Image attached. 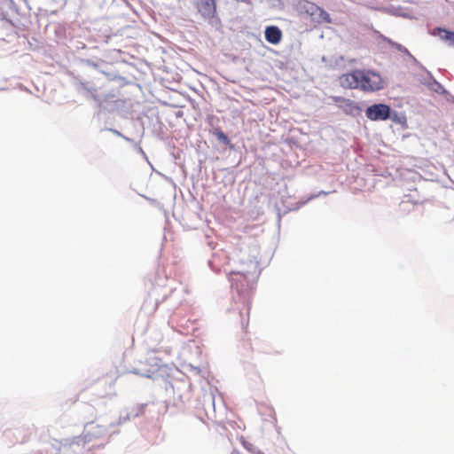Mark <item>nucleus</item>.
<instances>
[{
    "instance_id": "9b49d317",
    "label": "nucleus",
    "mask_w": 454,
    "mask_h": 454,
    "mask_svg": "<svg viewBox=\"0 0 454 454\" xmlns=\"http://www.w3.org/2000/svg\"><path fill=\"white\" fill-rule=\"evenodd\" d=\"M320 17L326 22L330 23V15L324 10L320 9Z\"/></svg>"
},
{
    "instance_id": "f8f14e48",
    "label": "nucleus",
    "mask_w": 454,
    "mask_h": 454,
    "mask_svg": "<svg viewBox=\"0 0 454 454\" xmlns=\"http://www.w3.org/2000/svg\"><path fill=\"white\" fill-rule=\"evenodd\" d=\"M247 325H248V319L247 320L246 324H243L244 330H247Z\"/></svg>"
},
{
    "instance_id": "6e6552de",
    "label": "nucleus",
    "mask_w": 454,
    "mask_h": 454,
    "mask_svg": "<svg viewBox=\"0 0 454 454\" xmlns=\"http://www.w3.org/2000/svg\"><path fill=\"white\" fill-rule=\"evenodd\" d=\"M334 102L338 105L339 107L344 109L346 112H352L353 110H357L356 103L348 98H345L342 97H335L333 98Z\"/></svg>"
},
{
    "instance_id": "0eeeda50",
    "label": "nucleus",
    "mask_w": 454,
    "mask_h": 454,
    "mask_svg": "<svg viewBox=\"0 0 454 454\" xmlns=\"http://www.w3.org/2000/svg\"><path fill=\"white\" fill-rule=\"evenodd\" d=\"M434 35L438 36L442 41L446 43L449 46L454 47V32L449 31L444 28L436 27L432 33Z\"/></svg>"
},
{
    "instance_id": "ddd939ff",
    "label": "nucleus",
    "mask_w": 454,
    "mask_h": 454,
    "mask_svg": "<svg viewBox=\"0 0 454 454\" xmlns=\"http://www.w3.org/2000/svg\"><path fill=\"white\" fill-rule=\"evenodd\" d=\"M242 2H245V3H249V0H241Z\"/></svg>"
},
{
    "instance_id": "9d476101",
    "label": "nucleus",
    "mask_w": 454,
    "mask_h": 454,
    "mask_svg": "<svg viewBox=\"0 0 454 454\" xmlns=\"http://www.w3.org/2000/svg\"><path fill=\"white\" fill-rule=\"evenodd\" d=\"M240 442L245 447L246 450L248 452H254L255 447L253 443L247 441L244 437L240 438Z\"/></svg>"
},
{
    "instance_id": "1a4fd4ad",
    "label": "nucleus",
    "mask_w": 454,
    "mask_h": 454,
    "mask_svg": "<svg viewBox=\"0 0 454 454\" xmlns=\"http://www.w3.org/2000/svg\"><path fill=\"white\" fill-rule=\"evenodd\" d=\"M213 134L216 137V138L223 144L228 145H230V139L227 137V135L224 134L223 130L220 129H215L213 132Z\"/></svg>"
},
{
    "instance_id": "20e7f679",
    "label": "nucleus",
    "mask_w": 454,
    "mask_h": 454,
    "mask_svg": "<svg viewBox=\"0 0 454 454\" xmlns=\"http://www.w3.org/2000/svg\"><path fill=\"white\" fill-rule=\"evenodd\" d=\"M360 74L359 69L343 74L339 77L340 86L345 89H360Z\"/></svg>"
},
{
    "instance_id": "39448f33",
    "label": "nucleus",
    "mask_w": 454,
    "mask_h": 454,
    "mask_svg": "<svg viewBox=\"0 0 454 454\" xmlns=\"http://www.w3.org/2000/svg\"><path fill=\"white\" fill-rule=\"evenodd\" d=\"M196 7L198 9V12L206 19H212L215 16V0H198Z\"/></svg>"
},
{
    "instance_id": "7ed1b4c3",
    "label": "nucleus",
    "mask_w": 454,
    "mask_h": 454,
    "mask_svg": "<svg viewBox=\"0 0 454 454\" xmlns=\"http://www.w3.org/2000/svg\"><path fill=\"white\" fill-rule=\"evenodd\" d=\"M365 114L372 121H385L390 116V107L385 104H374L366 109Z\"/></svg>"
},
{
    "instance_id": "423d86ee",
    "label": "nucleus",
    "mask_w": 454,
    "mask_h": 454,
    "mask_svg": "<svg viewBox=\"0 0 454 454\" xmlns=\"http://www.w3.org/2000/svg\"><path fill=\"white\" fill-rule=\"evenodd\" d=\"M265 39L272 44H278L282 39V32L276 26H269L265 28Z\"/></svg>"
},
{
    "instance_id": "f257e3e1",
    "label": "nucleus",
    "mask_w": 454,
    "mask_h": 454,
    "mask_svg": "<svg viewBox=\"0 0 454 454\" xmlns=\"http://www.w3.org/2000/svg\"><path fill=\"white\" fill-rule=\"evenodd\" d=\"M231 288L241 296H248L253 289V284L247 274L239 271H231L228 274Z\"/></svg>"
},
{
    "instance_id": "f03ea898",
    "label": "nucleus",
    "mask_w": 454,
    "mask_h": 454,
    "mask_svg": "<svg viewBox=\"0 0 454 454\" xmlns=\"http://www.w3.org/2000/svg\"><path fill=\"white\" fill-rule=\"evenodd\" d=\"M383 87L384 81L379 74L371 70H361L360 90L364 92H372Z\"/></svg>"
}]
</instances>
